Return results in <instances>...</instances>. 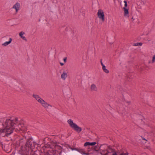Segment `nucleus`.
I'll use <instances>...</instances> for the list:
<instances>
[{
	"instance_id": "nucleus-11",
	"label": "nucleus",
	"mask_w": 155,
	"mask_h": 155,
	"mask_svg": "<svg viewBox=\"0 0 155 155\" xmlns=\"http://www.w3.org/2000/svg\"><path fill=\"white\" fill-rule=\"evenodd\" d=\"M12 39L11 38H9V41H6L4 43L2 44V45L3 46H6L9 44L12 41Z\"/></svg>"
},
{
	"instance_id": "nucleus-1",
	"label": "nucleus",
	"mask_w": 155,
	"mask_h": 155,
	"mask_svg": "<svg viewBox=\"0 0 155 155\" xmlns=\"http://www.w3.org/2000/svg\"><path fill=\"white\" fill-rule=\"evenodd\" d=\"M2 125L3 128L0 130V132L4 133L7 136L12 134L15 129L18 130H24V124L19 122L18 118L11 117L7 119Z\"/></svg>"
},
{
	"instance_id": "nucleus-26",
	"label": "nucleus",
	"mask_w": 155,
	"mask_h": 155,
	"mask_svg": "<svg viewBox=\"0 0 155 155\" xmlns=\"http://www.w3.org/2000/svg\"><path fill=\"white\" fill-rule=\"evenodd\" d=\"M25 138H23L21 139V140H20V142L21 143L22 142V141H21L22 140H25Z\"/></svg>"
},
{
	"instance_id": "nucleus-7",
	"label": "nucleus",
	"mask_w": 155,
	"mask_h": 155,
	"mask_svg": "<svg viewBox=\"0 0 155 155\" xmlns=\"http://www.w3.org/2000/svg\"><path fill=\"white\" fill-rule=\"evenodd\" d=\"M31 139L29 138L28 139L25 145L26 147L30 148L31 149H33V146L30 143V142L31 141Z\"/></svg>"
},
{
	"instance_id": "nucleus-14",
	"label": "nucleus",
	"mask_w": 155,
	"mask_h": 155,
	"mask_svg": "<svg viewBox=\"0 0 155 155\" xmlns=\"http://www.w3.org/2000/svg\"><path fill=\"white\" fill-rule=\"evenodd\" d=\"M78 151L82 154L85 155H89L88 153L85 152V151L82 149H80L78 150Z\"/></svg>"
},
{
	"instance_id": "nucleus-30",
	"label": "nucleus",
	"mask_w": 155,
	"mask_h": 155,
	"mask_svg": "<svg viewBox=\"0 0 155 155\" xmlns=\"http://www.w3.org/2000/svg\"><path fill=\"white\" fill-rule=\"evenodd\" d=\"M60 65H61V66H63L64 65V63H61V62H60Z\"/></svg>"
},
{
	"instance_id": "nucleus-27",
	"label": "nucleus",
	"mask_w": 155,
	"mask_h": 155,
	"mask_svg": "<svg viewBox=\"0 0 155 155\" xmlns=\"http://www.w3.org/2000/svg\"><path fill=\"white\" fill-rule=\"evenodd\" d=\"M141 2H142V5H144V0H141Z\"/></svg>"
},
{
	"instance_id": "nucleus-13",
	"label": "nucleus",
	"mask_w": 155,
	"mask_h": 155,
	"mask_svg": "<svg viewBox=\"0 0 155 155\" xmlns=\"http://www.w3.org/2000/svg\"><path fill=\"white\" fill-rule=\"evenodd\" d=\"M24 34H25V33L24 32L21 31L19 33V36L23 40L26 41V38L23 36Z\"/></svg>"
},
{
	"instance_id": "nucleus-21",
	"label": "nucleus",
	"mask_w": 155,
	"mask_h": 155,
	"mask_svg": "<svg viewBox=\"0 0 155 155\" xmlns=\"http://www.w3.org/2000/svg\"><path fill=\"white\" fill-rule=\"evenodd\" d=\"M119 113H121L123 115L124 114V111H123L122 112V111H120L119 112Z\"/></svg>"
},
{
	"instance_id": "nucleus-8",
	"label": "nucleus",
	"mask_w": 155,
	"mask_h": 155,
	"mask_svg": "<svg viewBox=\"0 0 155 155\" xmlns=\"http://www.w3.org/2000/svg\"><path fill=\"white\" fill-rule=\"evenodd\" d=\"M108 148L107 149V152L108 155H111V154L115 151L109 147H108Z\"/></svg>"
},
{
	"instance_id": "nucleus-4",
	"label": "nucleus",
	"mask_w": 155,
	"mask_h": 155,
	"mask_svg": "<svg viewBox=\"0 0 155 155\" xmlns=\"http://www.w3.org/2000/svg\"><path fill=\"white\" fill-rule=\"evenodd\" d=\"M97 15L100 20L102 22H104V17L103 11L101 9H99L97 12Z\"/></svg>"
},
{
	"instance_id": "nucleus-2",
	"label": "nucleus",
	"mask_w": 155,
	"mask_h": 155,
	"mask_svg": "<svg viewBox=\"0 0 155 155\" xmlns=\"http://www.w3.org/2000/svg\"><path fill=\"white\" fill-rule=\"evenodd\" d=\"M32 96L45 108L46 109H50V107H52V106L51 105L47 103L44 100L42 99L39 95L35 94H33Z\"/></svg>"
},
{
	"instance_id": "nucleus-23",
	"label": "nucleus",
	"mask_w": 155,
	"mask_h": 155,
	"mask_svg": "<svg viewBox=\"0 0 155 155\" xmlns=\"http://www.w3.org/2000/svg\"><path fill=\"white\" fill-rule=\"evenodd\" d=\"M101 66H102V67H103V66H105L103 64V63H102V60H101Z\"/></svg>"
},
{
	"instance_id": "nucleus-28",
	"label": "nucleus",
	"mask_w": 155,
	"mask_h": 155,
	"mask_svg": "<svg viewBox=\"0 0 155 155\" xmlns=\"http://www.w3.org/2000/svg\"><path fill=\"white\" fill-rule=\"evenodd\" d=\"M34 147H35V146H38L37 144H36L35 142H34Z\"/></svg>"
},
{
	"instance_id": "nucleus-16",
	"label": "nucleus",
	"mask_w": 155,
	"mask_h": 155,
	"mask_svg": "<svg viewBox=\"0 0 155 155\" xmlns=\"http://www.w3.org/2000/svg\"><path fill=\"white\" fill-rule=\"evenodd\" d=\"M155 62V55H153L151 61L149 62V63L153 64Z\"/></svg>"
},
{
	"instance_id": "nucleus-33",
	"label": "nucleus",
	"mask_w": 155,
	"mask_h": 155,
	"mask_svg": "<svg viewBox=\"0 0 155 155\" xmlns=\"http://www.w3.org/2000/svg\"><path fill=\"white\" fill-rule=\"evenodd\" d=\"M143 140H145V139L144 138H143Z\"/></svg>"
},
{
	"instance_id": "nucleus-18",
	"label": "nucleus",
	"mask_w": 155,
	"mask_h": 155,
	"mask_svg": "<svg viewBox=\"0 0 155 155\" xmlns=\"http://www.w3.org/2000/svg\"><path fill=\"white\" fill-rule=\"evenodd\" d=\"M142 45V43L140 42V43H134L133 45L134 46H141Z\"/></svg>"
},
{
	"instance_id": "nucleus-19",
	"label": "nucleus",
	"mask_w": 155,
	"mask_h": 155,
	"mask_svg": "<svg viewBox=\"0 0 155 155\" xmlns=\"http://www.w3.org/2000/svg\"><path fill=\"white\" fill-rule=\"evenodd\" d=\"M100 148L99 146H96L94 147V150L96 151H98L100 149Z\"/></svg>"
},
{
	"instance_id": "nucleus-20",
	"label": "nucleus",
	"mask_w": 155,
	"mask_h": 155,
	"mask_svg": "<svg viewBox=\"0 0 155 155\" xmlns=\"http://www.w3.org/2000/svg\"><path fill=\"white\" fill-rule=\"evenodd\" d=\"M124 2L125 4L124 6H125V8L127 6V2L125 1H124Z\"/></svg>"
},
{
	"instance_id": "nucleus-12",
	"label": "nucleus",
	"mask_w": 155,
	"mask_h": 155,
	"mask_svg": "<svg viewBox=\"0 0 155 155\" xmlns=\"http://www.w3.org/2000/svg\"><path fill=\"white\" fill-rule=\"evenodd\" d=\"M124 16L126 17H128L129 16V14L128 9L125 7L124 8Z\"/></svg>"
},
{
	"instance_id": "nucleus-6",
	"label": "nucleus",
	"mask_w": 155,
	"mask_h": 155,
	"mask_svg": "<svg viewBox=\"0 0 155 155\" xmlns=\"http://www.w3.org/2000/svg\"><path fill=\"white\" fill-rule=\"evenodd\" d=\"M20 8V4L18 2L16 3L14 5H13L12 8L14 9L15 10L16 13L18 12V11L19 10Z\"/></svg>"
},
{
	"instance_id": "nucleus-29",
	"label": "nucleus",
	"mask_w": 155,
	"mask_h": 155,
	"mask_svg": "<svg viewBox=\"0 0 155 155\" xmlns=\"http://www.w3.org/2000/svg\"><path fill=\"white\" fill-rule=\"evenodd\" d=\"M56 151H55L54 150H53V154H56Z\"/></svg>"
},
{
	"instance_id": "nucleus-31",
	"label": "nucleus",
	"mask_w": 155,
	"mask_h": 155,
	"mask_svg": "<svg viewBox=\"0 0 155 155\" xmlns=\"http://www.w3.org/2000/svg\"><path fill=\"white\" fill-rule=\"evenodd\" d=\"M132 21H134V19L133 18H133H132Z\"/></svg>"
},
{
	"instance_id": "nucleus-22",
	"label": "nucleus",
	"mask_w": 155,
	"mask_h": 155,
	"mask_svg": "<svg viewBox=\"0 0 155 155\" xmlns=\"http://www.w3.org/2000/svg\"><path fill=\"white\" fill-rule=\"evenodd\" d=\"M66 60H67V58L65 57L63 59V61L64 63H66Z\"/></svg>"
},
{
	"instance_id": "nucleus-9",
	"label": "nucleus",
	"mask_w": 155,
	"mask_h": 155,
	"mask_svg": "<svg viewBox=\"0 0 155 155\" xmlns=\"http://www.w3.org/2000/svg\"><path fill=\"white\" fill-rule=\"evenodd\" d=\"M91 90L92 91H97L98 89L96 85L94 84H92L91 87Z\"/></svg>"
},
{
	"instance_id": "nucleus-24",
	"label": "nucleus",
	"mask_w": 155,
	"mask_h": 155,
	"mask_svg": "<svg viewBox=\"0 0 155 155\" xmlns=\"http://www.w3.org/2000/svg\"><path fill=\"white\" fill-rule=\"evenodd\" d=\"M111 155H117V154L116 153L115 151H114L111 154Z\"/></svg>"
},
{
	"instance_id": "nucleus-5",
	"label": "nucleus",
	"mask_w": 155,
	"mask_h": 155,
	"mask_svg": "<svg viewBox=\"0 0 155 155\" xmlns=\"http://www.w3.org/2000/svg\"><path fill=\"white\" fill-rule=\"evenodd\" d=\"M68 71L67 70H63V71L61 73V79L63 80H65L68 76Z\"/></svg>"
},
{
	"instance_id": "nucleus-17",
	"label": "nucleus",
	"mask_w": 155,
	"mask_h": 155,
	"mask_svg": "<svg viewBox=\"0 0 155 155\" xmlns=\"http://www.w3.org/2000/svg\"><path fill=\"white\" fill-rule=\"evenodd\" d=\"M102 69L103 71L106 73H108L109 72V71L106 68L105 66H103L102 67Z\"/></svg>"
},
{
	"instance_id": "nucleus-10",
	"label": "nucleus",
	"mask_w": 155,
	"mask_h": 155,
	"mask_svg": "<svg viewBox=\"0 0 155 155\" xmlns=\"http://www.w3.org/2000/svg\"><path fill=\"white\" fill-rule=\"evenodd\" d=\"M96 144V142H94L90 143L89 142H86L84 144V146L86 147L89 146H93L95 145Z\"/></svg>"
},
{
	"instance_id": "nucleus-25",
	"label": "nucleus",
	"mask_w": 155,
	"mask_h": 155,
	"mask_svg": "<svg viewBox=\"0 0 155 155\" xmlns=\"http://www.w3.org/2000/svg\"><path fill=\"white\" fill-rule=\"evenodd\" d=\"M120 155H128V154L127 153H121Z\"/></svg>"
},
{
	"instance_id": "nucleus-3",
	"label": "nucleus",
	"mask_w": 155,
	"mask_h": 155,
	"mask_svg": "<svg viewBox=\"0 0 155 155\" xmlns=\"http://www.w3.org/2000/svg\"><path fill=\"white\" fill-rule=\"evenodd\" d=\"M67 122L70 127L77 132L80 133L81 131V128L79 127L76 124L74 123L71 119L68 120Z\"/></svg>"
},
{
	"instance_id": "nucleus-15",
	"label": "nucleus",
	"mask_w": 155,
	"mask_h": 155,
	"mask_svg": "<svg viewBox=\"0 0 155 155\" xmlns=\"http://www.w3.org/2000/svg\"><path fill=\"white\" fill-rule=\"evenodd\" d=\"M100 153L102 155H108L107 152V149L106 150H100Z\"/></svg>"
},
{
	"instance_id": "nucleus-32",
	"label": "nucleus",
	"mask_w": 155,
	"mask_h": 155,
	"mask_svg": "<svg viewBox=\"0 0 155 155\" xmlns=\"http://www.w3.org/2000/svg\"><path fill=\"white\" fill-rule=\"evenodd\" d=\"M61 152H60L59 153L60 154H61Z\"/></svg>"
}]
</instances>
